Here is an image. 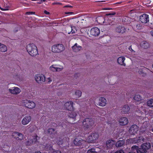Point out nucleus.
<instances>
[{
	"label": "nucleus",
	"instance_id": "nucleus-1",
	"mask_svg": "<svg viewBox=\"0 0 153 153\" xmlns=\"http://www.w3.org/2000/svg\"><path fill=\"white\" fill-rule=\"evenodd\" d=\"M27 51L30 55L35 56L38 53L36 47L33 44H30L27 46Z\"/></svg>",
	"mask_w": 153,
	"mask_h": 153
},
{
	"label": "nucleus",
	"instance_id": "nucleus-2",
	"mask_svg": "<svg viewBox=\"0 0 153 153\" xmlns=\"http://www.w3.org/2000/svg\"><path fill=\"white\" fill-rule=\"evenodd\" d=\"M82 124L85 129L90 128L94 126V121L92 119L87 118L84 120Z\"/></svg>",
	"mask_w": 153,
	"mask_h": 153
},
{
	"label": "nucleus",
	"instance_id": "nucleus-3",
	"mask_svg": "<svg viewBox=\"0 0 153 153\" xmlns=\"http://www.w3.org/2000/svg\"><path fill=\"white\" fill-rule=\"evenodd\" d=\"M64 45L61 44H57L53 45L52 47V51L54 53H60L65 50Z\"/></svg>",
	"mask_w": 153,
	"mask_h": 153
},
{
	"label": "nucleus",
	"instance_id": "nucleus-4",
	"mask_svg": "<svg viewBox=\"0 0 153 153\" xmlns=\"http://www.w3.org/2000/svg\"><path fill=\"white\" fill-rule=\"evenodd\" d=\"M34 78L36 82L39 84L42 83L45 81V77L43 74H36Z\"/></svg>",
	"mask_w": 153,
	"mask_h": 153
},
{
	"label": "nucleus",
	"instance_id": "nucleus-5",
	"mask_svg": "<svg viewBox=\"0 0 153 153\" xmlns=\"http://www.w3.org/2000/svg\"><path fill=\"white\" fill-rule=\"evenodd\" d=\"M24 105L27 108L29 109L34 108L36 106V104L34 102L30 100H26L23 102Z\"/></svg>",
	"mask_w": 153,
	"mask_h": 153
},
{
	"label": "nucleus",
	"instance_id": "nucleus-6",
	"mask_svg": "<svg viewBox=\"0 0 153 153\" xmlns=\"http://www.w3.org/2000/svg\"><path fill=\"white\" fill-rule=\"evenodd\" d=\"M49 69L51 71L53 72H59L62 70L63 67L61 65H53L50 67Z\"/></svg>",
	"mask_w": 153,
	"mask_h": 153
},
{
	"label": "nucleus",
	"instance_id": "nucleus-7",
	"mask_svg": "<svg viewBox=\"0 0 153 153\" xmlns=\"http://www.w3.org/2000/svg\"><path fill=\"white\" fill-rule=\"evenodd\" d=\"M99 137V135L97 133H92L90 134L87 139V141L92 143L94 140L97 139Z\"/></svg>",
	"mask_w": 153,
	"mask_h": 153
},
{
	"label": "nucleus",
	"instance_id": "nucleus-8",
	"mask_svg": "<svg viewBox=\"0 0 153 153\" xmlns=\"http://www.w3.org/2000/svg\"><path fill=\"white\" fill-rule=\"evenodd\" d=\"M144 138L142 137H139L137 138H130L128 139V142L132 143H142L144 141Z\"/></svg>",
	"mask_w": 153,
	"mask_h": 153
},
{
	"label": "nucleus",
	"instance_id": "nucleus-9",
	"mask_svg": "<svg viewBox=\"0 0 153 153\" xmlns=\"http://www.w3.org/2000/svg\"><path fill=\"white\" fill-rule=\"evenodd\" d=\"M138 130V126L136 125H133L130 127L129 131L130 134L134 135L137 133Z\"/></svg>",
	"mask_w": 153,
	"mask_h": 153
},
{
	"label": "nucleus",
	"instance_id": "nucleus-10",
	"mask_svg": "<svg viewBox=\"0 0 153 153\" xmlns=\"http://www.w3.org/2000/svg\"><path fill=\"white\" fill-rule=\"evenodd\" d=\"M65 31L68 34H73L76 31V30L75 26H69L66 27Z\"/></svg>",
	"mask_w": 153,
	"mask_h": 153
},
{
	"label": "nucleus",
	"instance_id": "nucleus-11",
	"mask_svg": "<svg viewBox=\"0 0 153 153\" xmlns=\"http://www.w3.org/2000/svg\"><path fill=\"white\" fill-rule=\"evenodd\" d=\"M8 91L10 93L15 95L19 94L21 91V90L19 88L16 87L9 89Z\"/></svg>",
	"mask_w": 153,
	"mask_h": 153
},
{
	"label": "nucleus",
	"instance_id": "nucleus-12",
	"mask_svg": "<svg viewBox=\"0 0 153 153\" xmlns=\"http://www.w3.org/2000/svg\"><path fill=\"white\" fill-rule=\"evenodd\" d=\"M90 34L92 36H96L99 35L100 30L97 27H94L91 29L90 31Z\"/></svg>",
	"mask_w": 153,
	"mask_h": 153
},
{
	"label": "nucleus",
	"instance_id": "nucleus-13",
	"mask_svg": "<svg viewBox=\"0 0 153 153\" xmlns=\"http://www.w3.org/2000/svg\"><path fill=\"white\" fill-rule=\"evenodd\" d=\"M31 117L29 115L25 116L22 119L21 122L22 124L25 125L28 124L31 121Z\"/></svg>",
	"mask_w": 153,
	"mask_h": 153
},
{
	"label": "nucleus",
	"instance_id": "nucleus-14",
	"mask_svg": "<svg viewBox=\"0 0 153 153\" xmlns=\"http://www.w3.org/2000/svg\"><path fill=\"white\" fill-rule=\"evenodd\" d=\"M140 19L142 23H147L149 21V15L145 14H143L140 16Z\"/></svg>",
	"mask_w": 153,
	"mask_h": 153
},
{
	"label": "nucleus",
	"instance_id": "nucleus-15",
	"mask_svg": "<svg viewBox=\"0 0 153 153\" xmlns=\"http://www.w3.org/2000/svg\"><path fill=\"white\" fill-rule=\"evenodd\" d=\"M118 121L120 125L122 126L126 125L128 123V119L126 117H123L120 118L119 119Z\"/></svg>",
	"mask_w": 153,
	"mask_h": 153
},
{
	"label": "nucleus",
	"instance_id": "nucleus-16",
	"mask_svg": "<svg viewBox=\"0 0 153 153\" xmlns=\"http://www.w3.org/2000/svg\"><path fill=\"white\" fill-rule=\"evenodd\" d=\"M12 136L17 140H20L23 139V135L19 132H15L13 133Z\"/></svg>",
	"mask_w": 153,
	"mask_h": 153
},
{
	"label": "nucleus",
	"instance_id": "nucleus-17",
	"mask_svg": "<svg viewBox=\"0 0 153 153\" xmlns=\"http://www.w3.org/2000/svg\"><path fill=\"white\" fill-rule=\"evenodd\" d=\"M107 100L104 97H100L99 100L98 105L100 106L104 107L107 104Z\"/></svg>",
	"mask_w": 153,
	"mask_h": 153
},
{
	"label": "nucleus",
	"instance_id": "nucleus-18",
	"mask_svg": "<svg viewBox=\"0 0 153 153\" xmlns=\"http://www.w3.org/2000/svg\"><path fill=\"white\" fill-rule=\"evenodd\" d=\"M126 30V28L124 26L119 25L117 26L116 29V31L119 33L123 34L125 33Z\"/></svg>",
	"mask_w": 153,
	"mask_h": 153
},
{
	"label": "nucleus",
	"instance_id": "nucleus-19",
	"mask_svg": "<svg viewBox=\"0 0 153 153\" xmlns=\"http://www.w3.org/2000/svg\"><path fill=\"white\" fill-rule=\"evenodd\" d=\"M131 149H133L134 151L135 150L137 153H146L147 151L141 147V148H139L138 146H133Z\"/></svg>",
	"mask_w": 153,
	"mask_h": 153
},
{
	"label": "nucleus",
	"instance_id": "nucleus-20",
	"mask_svg": "<svg viewBox=\"0 0 153 153\" xmlns=\"http://www.w3.org/2000/svg\"><path fill=\"white\" fill-rule=\"evenodd\" d=\"M73 102L71 101L65 103L64 104V108L71 112L73 109Z\"/></svg>",
	"mask_w": 153,
	"mask_h": 153
},
{
	"label": "nucleus",
	"instance_id": "nucleus-21",
	"mask_svg": "<svg viewBox=\"0 0 153 153\" xmlns=\"http://www.w3.org/2000/svg\"><path fill=\"white\" fill-rule=\"evenodd\" d=\"M85 141L82 139L78 137L75 138L74 141V144L76 146H80L84 143Z\"/></svg>",
	"mask_w": 153,
	"mask_h": 153
},
{
	"label": "nucleus",
	"instance_id": "nucleus-22",
	"mask_svg": "<svg viewBox=\"0 0 153 153\" xmlns=\"http://www.w3.org/2000/svg\"><path fill=\"white\" fill-rule=\"evenodd\" d=\"M134 102L137 104L141 103L143 100L141 96L139 94L135 95L133 98Z\"/></svg>",
	"mask_w": 153,
	"mask_h": 153
},
{
	"label": "nucleus",
	"instance_id": "nucleus-23",
	"mask_svg": "<svg viewBox=\"0 0 153 153\" xmlns=\"http://www.w3.org/2000/svg\"><path fill=\"white\" fill-rule=\"evenodd\" d=\"M132 23H133L132 27L136 31H138L142 28V26H140V24L137 23V22H133Z\"/></svg>",
	"mask_w": 153,
	"mask_h": 153
},
{
	"label": "nucleus",
	"instance_id": "nucleus-24",
	"mask_svg": "<svg viewBox=\"0 0 153 153\" xmlns=\"http://www.w3.org/2000/svg\"><path fill=\"white\" fill-rule=\"evenodd\" d=\"M121 112L122 114H126L130 110V108L127 105L123 106L121 109Z\"/></svg>",
	"mask_w": 153,
	"mask_h": 153
},
{
	"label": "nucleus",
	"instance_id": "nucleus-25",
	"mask_svg": "<svg viewBox=\"0 0 153 153\" xmlns=\"http://www.w3.org/2000/svg\"><path fill=\"white\" fill-rule=\"evenodd\" d=\"M48 134L52 138H54L56 134V131L55 129L53 128H50L48 130Z\"/></svg>",
	"mask_w": 153,
	"mask_h": 153
},
{
	"label": "nucleus",
	"instance_id": "nucleus-26",
	"mask_svg": "<svg viewBox=\"0 0 153 153\" xmlns=\"http://www.w3.org/2000/svg\"><path fill=\"white\" fill-rule=\"evenodd\" d=\"M125 59V58L123 56H120L117 59V62L119 64L125 66L126 64L124 63V61Z\"/></svg>",
	"mask_w": 153,
	"mask_h": 153
},
{
	"label": "nucleus",
	"instance_id": "nucleus-27",
	"mask_svg": "<svg viewBox=\"0 0 153 153\" xmlns=\"http://www.w3.org/2000/svg\"><path fill=\"white\" fill-rule=\"evenodd\" d=\"M140 46L142 48L146 49L149 47V44L146 41H143L141 42Z\"/></svg>",
	"mask_w": 153,
	"mask_h": 153
},
{
	"label": "nucleus",
	"instance_id": "nucleus-28",
	"mask_svg": "<svg viewBox=\"0 0 153 153\" xmlns=\"http://www.w3.org/2000/svg\"><path fill=\"white\" fill-rule=\"evenodd\" d=\"M141 147L147 151V150L150 149L151 147L150 144L149 143H143L141 145Z\"/></svg>",
	"mask_w": 153,
	"mask_h": 153
},
{
	"label": "nucleus",
	"instance_id": "nucleus-29",
	"mask_svg": "<svg viewBox=\"0 0 153 153\" xmlns=\"http://www.w3.org/2000/svg\"><path fill=\"white\" fill-rule=\"evenodd\" d=\"M73 51L75 52H77L79 51L81 49V47L78 46L77 44H75L74 46L72 47Z\"/></svg>",
	"mask_w": 153,
	"mask_h": 153
},
{
	"label": "nucleus",
	"instance_id": "nucleus-30",
	"mask_svg": "<svg viewBox=\"0 0 153 153\" xmlns=\"http://www.w3.org/2000/svg\"><path fill=\"white\" fill-rule=\"evenodd\" d=\"M96 21L99 24H103L104 23V18L102 16L98 17L96 19Z\"/></svg>",
	"mask_w": 153,
	"mask_h": 153
},
{
	"label": "nucleus",
	"instance_id": "nucleus-31",
	"mask_svg": "<svg viewBox=\"0 0 153 153\" xmlns=\"http://www.w3.org/2000/svg\"><path fill=\"white\" fill-rule=\"evenodd\" d=\"M7 51V46L3 44L0 43V51L2 52H5Z\"/></svg>",
	"mask_w": 153,
	"mask_h": 153
},
{
	"label": "nucleus",
	"instance_id": "nucleus-32",
	"mask_svg": "<svg viewBox=\"0 0 153 153\" xmlns=\"http://www.w3.org/2000/svg\"><path fill=\"white\" fill-rule=\"evenodd\" d=\"M82 92L79 90H76L75 92L74 95L75 97V98H78L80 97L82 95Z\"/></svg>",
	"mask_w": 153,
	"mask_h": 153
},
{
	"label": "nucleus",
	"instance_id": "nucleus-33",
	"mask_svg": "<svg viewBox=\"0 0 153 153\" xmlns=\"http://www.w3.org/2000/svg\"><path fill=\"white\" fill-rule=\"evenodd\" d=\"M13 78L15 79L18 81L22 80L23 79V77L22 76L18 74H15L13 76Z\"/></svg>",
	"mask_w": 153,
	"mask_h": 153
},
{
	"label": "nucleus",
	"instance_id": "nucleus-34",
	"mask_svg": "<svg viewBox=\"0 0 153 153\" xmlns=\"http://www.w3.org/2000/svg\"><path fill=\"white\" fill-rule=\"evenodd\" d=\"M113 143L114 141L112 140H108L106 142V145L107 147L109 149L112 147L114 144Z\"/></svg>",
	"mask_w": 153,
	"mask_h": 153
},
{
	"label": "nucleus",
	"instance_id": "nucleus-35",
	"mask_svg": "<svg viewBox=\"0 0 153 153\" xmlns=\"http://www.w3.org/2000/svg\"><path fill=\"white\" fill-rule=\"evenodd\" d=\"M147 125L146 123H144L142 125V126L140 128V132L141 133H143L146 130V128Z\"/></svg>",
	"mask_w": 153,
	"mask_h": 153
},
{
	"label": "nucleus",
	"instance_id": "nucleus-36",
	"mask_svg": "<svg viewBox=\"0 0 153 153\" xmlns=\"http://www.w3.org/2000/svg\"><path fill=\"white\" fill-rule=\"evenodd\" d=\"M124 144V141L123 140L118 141L116 144V146L117 147H120L123 146Z\"/></svg>",
	"mask_w": 153,
	"mask_h": 153
},
{
	"label": "nucleus",
	"instance_id": "nucleus-37",
	"mask_svg": "<svg viewBox=\"0 0 153 153\" xmlns=\"http://www.w3.org/2000/svg\"><path fill=\"white\" fill-rule=\"evenodd\" d=\"M68 116L69 117L74 119L76 115V113L73 111H72L71 113L69 112L68 114Z\"/></svg>",
	"mask_w": 153,
	"mask_h": 153
},
{
	"label": "nucleus",
	"instance_id": "nucleus-38",
	"mask_svg": "<svg viewBox=\"0 0 153 153\" xmlns=\"http://www.w3.org/2000/svg\"><path fill=\"white\" fill-rule=\"evenodd\" d=\"M123 21L126 24L129 23L131 21V19L127 16L124 17L122 19Z\"/></svg>",
	"mask_w": 153,
	"mask_h": 153
},
{
	"label": "nucleus",
	"instance_id": "nucleus-39",
	"mask_svg": "<svg viewBox=\"0 0 153 153\" xmlns=\"http://www.w3.org/2000/svg\"><path fill=\"white\" fill-rule=\"evenodd\" d=\"M148 105L150 107H153V99H150L147 102Z\"/></svg>",
	"mask_w": 153,
	"mask_h": 153
},
{
	"label": "nucleus",
	"instance_id": "nucleus-40",
	"mask_svg": "<svg viewBox=\"0 0 153 153\" xmlns=\"http://www.w3.org/2000/svg\"><path fill=\"white\" fill-rule=\"evenodd\" d=\"M52 78L51 77H50L46 79V81L48 83H50L52 81Z\"/></svg>",
	"mask_w": 153,
	"mask_h": 153
},
{
	"label": "nucleus",
	"instance_id": "nucleus-41",
	"mask_svg": "<svg viewBox=\"0 0 153 153\" xmlns=\"http://www.w3.org/2000/svg\"><path fill=\"white\" fill-rule=\"evenodd\" d=\"M95 152V149H90L88 150L87 153H94Z\"/></svg>",
	"mask_w": 153,
	"mask_h": 153
},
{
	"label": "nucleus",
	"instance_id": "nucleus-42",
	"mask_svg": "<svg viewBox=\"0 0 153 153\" xmlns=\"http://www.w3.org/2000/svg\"><path fill=\"white\" fill-rule=\"evenodd\" d=\"M143 3L145 4H147L150 3L151 1L149 0H143Z\"/></svg>",
	"mask_w": 153,
	"mask_h": 153
},
{
	"label": "nucleus",
	"instance_id": "nucleus-43",
	"mask_svg": "<svg viewBox=\"0 0 153 153\" xmlns=\"http://www.w3.org/2000/svg\"><path fill=\"white\" fill-rule=\"evenodd\" d=\"M116 14L115 12H112L111 13L107 14H106L107 16H111V15H114Z\"/></svg>",
	"mask_w": 153,
	"mask_h": 153
},
{
	"label": "nucleus",
	"instance_id": "nucleus-44",
	"mask_svg": "<svg viewBox=\"0 0 153 153\" xmlns=\"http://www.w3.org/2000/svg\"><path fill=\"white\" fill-rule=\"evenodd\" d=\"M57 144L59 145L62 144V139H60L59 140L57 141Z\"/></svg>",
	"mask_w": 153,
	"mask_h": 153
},
{
	"label": "nucleus",
	"instance_id": "nucleus-45",
	"mask_svg": "<svg viewBox=\"0 0 153 153\" xmlns=\"http://www.w3.org/2000/svg\"><path fill=\"white\" fill-rule=\"evenodd\" d=\"M32 142L31 141H27L26 143V145L27 146H30L31 145Z\"/></svg>",
	"mask_w": 153,
	"mask_h": 153
},
{
	"label": "nucleus",
	"instance_id": "nucleus-46",
	"mask_svg": "<svg viewBox=\"0 0 153 153\" xmlns=\"http://www.w3.org/2000/svg\"><path fill=\"white\" fill-rule=\"evenodd\" d=\"M111 153H113L112 152H111ZM114 153H124L123 151L122 150H120L119 151H116V152H115Z\"/></svg>",
	"mask_w": 153,
	"mask_h": 153
},
{
	"label": "nucleus",
	"instance_id": "nucleus-47",
	"mask_svg": "<svg viewBox=\"0 0 153 153\" xmlns=\"http://www.w3.org/2000/svg\"><path fill=\"white\" fill-rule=\"evenodd\" d=\"M34 14L35 12H27L26 13V14L27 15L33 14Z\"/></svg>",
	"mask_w": 153,
	"mask_h": 153
},
{
	"label": "nucleus",
	"instance_id": "nucleus-48",
	"mask_svg": "<svg viewBox=\"0 0 153 153\" xmlns=\"http://www.w3.org/2000/svg\"><path fill=\"white\" fill-rule=\"evenodd\" d=\"M51 153H61L59 151H54Z\"/></svg>",
	"mask_w": 153,
	"mask_h": 153
},
{
	"label": "nucleus",
	"instance_id": "nucleus-49",
	"mask_svg": "<svg viewBox=\"0 0 153 153\" xmlns=\"http://www.w3.org/2000/svg\"><path fill=\"white\" fill-rule=\"evenodd\" d=\"M61 125L63 127H66V125L64 123H62L61 124Z\"/></svg>",
	"mask_w": 153,
	"mask_h": 153
},
{
	"label": "nucleus",
	"instance_id": "nucleus-50",
	"mask_svg": "<svg viewBox=\"0 0 153 153\" xmlns=\"http://www.w3.org/2000/svg\"><path fill=\"white\" fill-rule=\"evenodd\" d=\"M37 140V139L35 138H34L33 139V140L31 141V142L32 143H33L34 142L35 143L36 141Z\"/></svg>",
	"mask_w": 153,
	"mask_h": 153
},
{
	"label": "nucleus",
	"instance_id": "nucleus-51",
	"mask_svg": "<svg viewBox=\"0 0 153 153\" xmlns=\"http://www.w3.org/2000/svg\"><path fill=\"white\" fill-rule=\"evenodd\" d=\"M74 22H75V24H77L79 22V21L77 19H75Z\"/></svg>",
	"mask_w": 153,
	"mask_h": 153
},
{
	"label": "nucleus",
	"instance_id": "nucleus-52",
	"mask_svg": "<svg viewBox=\"0 0 153 153\" xmlns=\"http://www.w3.org/2000/svg\"><path fill=\"white\" fill-rule=\"evenodd\" d=\"M61 4L59 2H54L53 3V4L55 5V4Z\"/></svg>",
	"mask_w": 153,
	"mask_h": 153
},
{
	"label": "nucleus",
	"instance_id": "nucleus-53",
	"mask_svg": "<svg viewBox=\"0 0 153 153\" xmlns=\"http://www.w3.org/2000/svg\"><path fill=\"white\" fill-rule=\"evenodd\" d=\"M44 13H45V14H46L47 15H48L50 14V13L49 12H48L46 10H44Z\"/></svg>",
	"mask_w": 153,
	"mask_h": 153
},
{
	"label": "nucleus",
	"instance_id": "nucleus-54",
	"mask_svg": "<svg viewBox=\"0 0 153 153\" xmlns=\"http://www.w3.org/2000/svg\"><path fill=\"white\" fill-rule=\"evenodd\" d=\"M0 8L2 10H8V9H6H6H3V8H1V7H0Z\"/></svg>",
	"mask_w": 153,
	"mask_h": 153
},
{
	"label": "nucleus",
	"instance_id": "nucleus-55",
	"mask_svg": "<svg viewBox=\"0 0 153 153\" xmlns=\"http://www.w3.org/2000/svg\"><path fill=\"white\" fill-rule=\"evenodd\" d=\"M65 13L67 14H73V12H67V13Z\"/></svg>",
	"mask_w": 153,
	"mask_h": 153
},
{
	"label": "nucleus",
	"instance_id": "nucleus-56",
	"mask_svg": "<svg viewBox=\"0 0 153 153\" xmlns=\"http://www.w3.org/2000/svg\"><path fill=\"white\" fill-rule=\"evenodd\" d=\"M64 7H70V8H71L72 7L71 6H69V5H66V6H64Z\"/></svg>",
	"mask_w": 153,
	"mask_h": 153
},
{
	"label": "nucleus",
	"instance_id": "nucleus-57",
	"mask_svg": "<svg viewBox=\"0 0 153 153\" xmlns=\"http://www.w3.org/2000/svg\"><path fill=\"white\" fill-rule=\"evenodd\" d=\"M132 150L133 151H131L129 152L128 153H135V152H134L133 149H132Z\"/></svg>",
	"mask_w": 153,
	"mask_h": 153
},
{
	"label": "nucleus",
	"instance_id": "nucleus-58",
	"mask_svg": "<svg viewBox=\"0 0 153 153\" xmlns=\"http://www.w3.org/2000/svg\"><path fill=\"white\" fill-rule=\"evenodd\" d=\"M150 33L151 35L153 36V30H152L151 31Z\"/></svg>",
	"mask_w": 153,
	"mask_h": 153
},
{
	"label": "nucleus",
	"instance_id": "nucleus-59",
	"mask_svg": "<svg viewBox=\"0 0 153 153\" xmlns=\"http://www.w3.org/2000/svg\"><path fill=\"white\" fill-rule=\"evenodd\" d=\"M128 49L129 50H130V51H131V50H133L132 49V48H131V46H130L129 47V48H128Z\"/></svg>",
	"mask_w": 153,
	"mask_h": 153
},
{
	"label": "nucleus",
	"instance_id": "nucleus-60",
	"mask_svg": "<svg viewBox=\"0 0 153 153\" xmlns=\"http://www.w3.org/2000/svg\"><path fill=\"white\" fill-rule=\"evenodd\" d=\"M81 21H82V23L83 22H85V21L84 19H82L81 20Z\"/></svg>",
	"mask_w": 153,
	"mask_h": 153
},
{
	"label": "nucleus",
	"instance_id": "nucleus-61",
	"mask_svg": "<svg viewBox=\"0 0 153 153\" xmlns=\"http://www.w3.org/2000/svg\"><path fill=\"white\" fill-rule=\"evenodd\" d=\"M41 2H43L45 1V0H41Z\"/></svg>",
	"mask_w": 153,
	"mask_h": 153
},
{
	"label": "nucleus",
	"instance_id": "nucleus-62",
	"mask_svg": "<svg viewBox=\"0 0 153 153\" xmlns=\"http://www.w3.org/2000/svg\"><path fill=\"white\" fill-rule=\"evenodd\" d=\"M110 9V8H105V10H109Z\"/></svg>",
	"mask_w": 153,
	"mask_h": 153
},
{
	"label": "nucleus",
	"instance_id": "nucleus-63",
	"mask_svg": "<svg viewBox=\"0 0 153 153\" xmlns=\"http://www.w3.org/2000/svg\"><path fill=\"white\" fill-rule=\"evenodd\" d=\"M41 2H41V1L40 2H38V3H39V4H41Z\"/></svg>",
	"mask_w": 153,
	"mask_h": 153
},
{
	"label": "nucleus",
	"instance_id": "nucleus-64",
	"mask_svg": "<svg viewBox=\"0 0 153 153\" xmlns=\"http://www.w3.org/2000/svg\"><path fill=\"white\" fill-rule=\"evenodd\" d=\"M151 130L153 132V127L152 128V129Z\"/></svg>",
	"mask_w": 153,
	"mask_h": 153
}]
</instances>
